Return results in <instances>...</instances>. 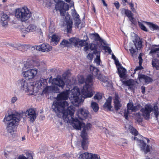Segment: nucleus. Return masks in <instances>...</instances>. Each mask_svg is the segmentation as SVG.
<instances>
[{"instance_id":"1","label":"nucleus","mask_w":159,"mask_h":159,"mask_svg":"<svg viewBox=\"0 0 159 159\" xmlns=\"http://www.w3.org/2000/svg\"><path fill=\"white\" fill-rule=\"evenodd\" d=\"M68 105V102L66 101L63 102H53L52 108L56 113H61L64 120L67 122L71 123L74 129L80 130L82 125L84 124L77 118H73L75 110L73 106L68 107L66 110V107Z\"/></svg>"},{"instance_id":"2","label":"nucleus","mask_w":159,"mask_h":159,"mask_svg":"<svg viewBox=\"0 0 159 159\" xmlns=\"http://www.w3.org/2000/svg\"><path fill=\"white\" fill-rule=\"evenodd\" d=\"M92 86V84H85L81 90V93L79 88L74 89L71 94L74 102L78 103H81L83 101V96L84 98L91 97L93 95Z\"/></svg>"},{"instance_id":"3","label":"nucleus","mask_w":159,"mask_h":159,"mask_svg":"<svg viewBox=\"0 0 159 159\" xmlns=\"http://www.w3.org/2000/svg\"><path fill=\"white\" fill-rule=\"evenodd\" d=\"M47 84L46 80L43 78L40 79L39 80L36 81L34 83H28L25 79H22L19 81V83L21 89H23L25 92L29 93L30 95L33 94L34 87L39 89L42 86L44 87Z\"/></svg>"},{"instance_id":"4","label":"nucleus","mask_w":159,"mask_h":159,"mask_svg":"<svg viewBox=\"0 0 159 159\" xmlns=\"http://www.w3.org/2000/svg\"><path fill=\"white\" fill-rule=\"evenodd\" d=\"M16 17L22 22L27 20L31 16V13L27 7H24L22 8H18L15 13Z\"/></svg>"},{"instance_id":"5","label":"nucleus","mask_w":159,"mask_h":159,"mask_svg":"<svg viewBox=\"0 0 159 159\" xmlns=\"http://www.w3.org/2000/svg\"><path fill=\"white\" fill-rule=\"evenodd\" d=\"M70 40L72 42L75 43V47L79 48L85 46L84 48V50L85 52H86L90 49L89 45L86 40H80L78 38L71 39Z\"/></svg>"},{"instance_id":"6","label":"nucleus","mask_w":159,"mask_h":159,"mask_svg":"<svg viewBox=\"0 0 159 159\" xmlns=\"http://www.w3.org/2000/svg\"><path fill=\"white\" fill-rule=\"evenodd\" d=\"M19 122L10 121L7 124L6 129L8 133H10L13 138H15L17 137L16 133V126L18 125Z\"/></svg>"},{"instance_id":"7","label":"nucleus","mask_w":159,"mask_h":159,"mask_svg":"<svg viewBox=\"0 0 159 159\" xmlns=\"http://www.w3.org/2000/svg\"><path fill=\"white\" fill-rule=\"evenodd\" d=\"M153 110V108L150 104H147L144 106V108H142L141 111L143 113V116L144 119L148 120L150 116V113Z\"/></svg>"},{"instance_id":"8","label":"nucleus","mask_w":159,"mask_h":159,"mask_svg":"<svg viewBox=\"0 0 159 159\" xmlns=\"http://www.w3.org/2000/svg\"><path fill=\"white\" fill-rule=\"evenodd\" d=\"M37 73V69L34 68L24 71L23 75L25 79L30 80L33 79L36 76Z\"/></svg>"},{"instance_id":"9","label":"nucleus","mask_w":159,"mask_h":159,"mask_svg":"<svg viewBox=\"0 0 159 159\" xmlns=\"http://www.w3.org/2000/svg\"><path fill=\"white\" fill-rule=\"evenodd\" d=\"M137 144L139 146L141 150L143 151L145 154H147L150 151V149H152V147L149 145H146V143L143 140H141L138 142Z\"/></svg>"},{"instance_id":"10","label":"nucleus","mask_w":159,"mask_h":159,"mask_svg":"<svg viewBox=\"0 0 159 159\" xmlns=\"http://www.w3.org/2000/svg\"><path fill=\"white\" fill-rule=\"evenodd\" d=\"M34 48L37 50L43 52H48L52 49V47L47 43H43L41 45L34 46Z\"/></svg>"},{"instance_id":"11","label":"nucleus","mask_w":159,"mask_h":159,"mask_svg":"<svg viewBox=\"0 0 159 159\" xmlns=\"http://www.w3.org/2000/svg\"><path fill=\"white\" fill-rule=\"evenodd\" d=\"M80 159H101L100 156L96 154L85 152L80 155Z\"/></svg>"},{"instance_id":"12","label":"nucleus","mask_w":159,"mask_h":159,"mask_svg":"<svg viewBox=\"0 0 159 159\" xmlns=\"http://www.w3.org/2000/svg\"><path fill=\"white\" fill-rule=\"evenodd\" d=\"M25 115L30 118L31 122H33L36 118L35 111L33 108L27 109L25 112Z\"/></svg>"},{"instance_id":"13","label":"nucleus","mask_w":159,"mask_h":159,"mask_svg":"<svg viewBox=\"0 0 159 159\" xmlns=\"http://www.w3.org/2000/svg\"><path fill=\"white\" fill-rule=\"evenodd\" d=\"M78 116L81 119L84 120L88 117L89 112L87 110L84 108H81L78 111Z\"/></svg>"},{"instance_id":"14","label":"nucleus","mask_w":159,"mask_h":159,"mask_svg":"<svg viewBox=\"0 0 159 159\" xmlns=\"http://www.w3.org/2000/svg\"><path fill=\"white\" fill-rule=\"evenodd\" d=\"M19 117L17 115L14 114L9 115L8 116H5L4 119V122L6 121H13L19 122L20 121Z\"/></svg>"},{"instance_id":"15","label":"nucleus","mask_w":159,"mask_h":159,"mask_svg":"<svg viewBox=\"0 0 159 159\" xmlns=\"http://www.w3.org/2000/svg\"><path fill=\"white\" fill-rule=\"evenodd\" d=\"M124 11L125 14L128 18L130 21L133 24L135 25L136 24V20L134 17V14L131 11L128 9H123L122 11Z\"/></svg>"},{"instance_id":"16","label":"nucleus","mask_w":159,"mask_h":159,"mask_svg":"<svg viewBox=\"0 0 159 159\" xmlns=\"http://www.w3.org/2000/svg\"><path fill=\"white\" fill-rule=\"evenodd\" d=\"M69 93L67 90L61 92L57 96V101L55 102H60L59 101L66 100L68 99Z\"/></svg>"},{"instance_id":"17","label":"nucleus","mask_w":159,"mask_h":159,"mask_svg":"<svg viewBox=\"0 0 159 159\" xmlns=\"http://www.w3.org/2000/svg\"><path fill=\"white\" fill-rule=\"evenodd\" d=\"M65 20L66 23L67 31L70 33L72 30L73 21L70 15L68 14L65 17Z\"/></svg>"},{"instance_id":"18","label":"nucleus","mask_w":159,"mask_h":159,"mask_svg":"<svg viewBox=\"0 0 159 159\" xmlns=\"http://www.w3.org/2000/svg\"><path fill=\"white\" fill-rule=\"evenodd\" d=\"M73 38L74 39L78 38L75 37L71 38L69 39L70 42L66 40L63 39L60 44V47L62 48H63L65 47L69 48L72 47V44H73L74 46L75 47V43L72 42L70 40L71 39Z\"/></svg>"},{"instance_id":"19","label":"nucleus","mask_w":159,"mask_h":159,"mask_svg":"<svg viewBox=\"0 0 159 159\" xmlns=\"http://www.w3.org/2000/svg\"><path fill=\"white\" fill-rule=\"evenodd\" d=\"M114 102L115 109L116 111L118 110L121 106V105L120 104V98L117 93H116L115 94Z\"/></svg>"},{"instance_id":"20","label":"nucleus","mask_w":159,"mask_h":159,"mask_svg":"<svg viewBox=\"0 0 159 159\" xmlns=\"http://www.w3.org/2000/svg\"><path fill=\"white\" fill-rule=\"evenodd\" d=\"M138 78L140 80L142 79L144 80L145 83L147 84L152 83L153 81L152 79L150 77L142 74L139 75Z\"/></svg>"},{"instance_id":"21","label":"nucleus","mask_w":159,"mask_h":159,"mask_svg":"<svg viewBox=\"0 0 159 159\" xmlns=\"http://www.w3.org/2000/svg\"><path fill=\"white\" fill-rule=\"evenodd\" d=\"M112 98L109 96L106 100V102L103 105V107L104 108L107 109L109 111L111 110V102Z\"/></svg>"},{"instance_id":"22","label":"nucleus","mask_w":159,"mask_h":159,"mask_svg":"<svg viewBox=\"0 0 159 159\" xmlns=\"http://www.w3.org/2000/svg\"><path fill=\"white\" fill-rule=\"evenodd\" d=\"M72 16L75 21V24L77 26L79 25L81 23V20L79 15L77 13L75 10H74L73 13L72 14Z\"/></svg>"},{"instance_id":"23","label":"nucleus","mask_w":159,"mask_h":159,"mask_svg":"<svg viewBox=\"0 0 159 159\" xmlns=\"http://www.w3.org/2000/svg\"><path fill=\"white\" fill-rule=\"evenodd\" d=\"M90 70V73L93 75L96 76L98 75L99 70L97 68L91 66Z\"/></svg>"},{"instance_id":"24","label":"nucleus","mask_w":159,"mask_h":159,"mask_svg":"<svg viewBox=\"0 0 159 159\" xmlns=\"http://www.w3.org/2000/svg\"><path fill=\"white\" fill-rule=\"evenodd\" d=\"M88 139H82L81 141V145L83 149L86 150L88 148Z\"/></svg>"},{"instance_id":"25","label":"nucleus","mask_w":159,"mask_h":159,"mask_svg":"<svg viewBox=\"0 0 159 159\" xmlns=\"http://www.w3.org/2000/svg\"><path fill=\"white\" fill-rule=\"evenodd\" d=\"M59 41V39L57 35L56 34H53L52 36L51 39V42L53 45L57 44Z\"/></svg>"},{"instance_id":"26","label":"nucleus","mask_w":159,"mask_h":159,"mask_svg":"<svg viewBox=\"0 0 159 159\" xmlns=\"http://www.w3.org/2000/svg\"><path fill=\"white\" fill-rule=\"evenodd\" d=\"M152 64L153 68L157 70L159 69V59H154L152 61Z\"/></svg>"},{"instance_id":"27","label":"nucleus","mask_w":159,"mask_h":159,"mask_svg":"<svg viewBox=\"0 0 159 159\" xmlns=\"http://www.w3.org/2000/svg\"><path fill=\"white\" fill-rule=\"evenodd\" d=\"M118 70L120 77L123 78L125 76L126 70L124 68L122 67H120L118 69Z\"/></svg>"},{"instance_id":"28","label":"nucleus","mask_w":159,"mask_h":159,"mask_svg":"<svg viewBox=\"0 0 159 159\" xmlns=\"http://www.w3.org/2000/svg\"><path fill=\"white\" fill-rule=\"evenodd\" d=\"M90 49L91 51L94 50L93 53L94 54L98 53V51L97 50V45L93 43L89 44Z\"/></svg>"},{"instance_id":"29","label":"nucleus","mask_w":159,"mask_h":159,"mask_svg":"<svg viewBox=\"0 0 159 159\" xmlns=\"http://www.w3.org/2000/svg\"><path fill=\"white\" fill-rule=\"evenodd\" d=\"M29 61L30 62L27 61L26 64H25V67H27V68H30L33 66H36V65H35V62L34 60H30ZM38 65H39V63H37L36 66H38Z\"/></svg>"},{"instance_id":"30","label":"nucleus","mask_w":159,"mask_h":159,"mask_svg":"<svg viewBox=\"0 0 159 159\" xmlns=\"http://www.w3.org/2000/svg\"><path fill=\"white\" fill-rule=\"evenodd\" d=\"M36 27L34 25L30 24L25 28V31L27 32H34L35 30Z\"/></svg>"},{"instance_id":"31","label":"nucleus","mask_w":159,"mask_h":159,"mask_svg":"<svg viewBox=\"0 0 159 159\" xmlns=\"http://www.w3.org/2000/svg\"><path fill=\"white\" fill-rule=\"evenodd\" d=\"M129 129L130 133L134 135L135 136L137 135L139 133L138 131L135 129L133 126H129Z\"/></svg>"},{"instance_id":"32","label":"nucleus","mask_w":159,"mask_h":159,"mask_svg":"<svg viewBox=\"0 0 159 159\" xmlns=\"http://www.w3.org/2000/svg\"><path fill=\"white\" fill-rule=\"evenodd\" d=\"M134 45L137 50L140 49L142 46V42L141 40H136L134 43Z\"/></svg>"},{"instance_id":"33","label":"nucleus","mask_w":159,"mask_h":159,"mask_svg":"<svg viewBox=\"0 0 159 159\" xmlns=\"http://www.w3.org/2000/svg\"><path fill=\"white\" fill-rule=\"evenodd\" d=\"M57 82L56 84L58 86L63 88L64 87L65 83L64 81L61 78L53 79Z\"/></svg>"},{"instance_id":"34","label":"nucleus","mask_w":159,"mask_h":159,"mask_svg":"<svg viewBox=\"0 0 159 159\" xmlns=\"http://www.w3.org/2000/svg\"><path fill=\"white\" fill-rule=\"evenodd\" d=\"M57 5H56V7L58 10L62 9L64 7V2L63 1H60L59 2H56Z\"/></svg>"},{"instance_id":"35","label":"nucleus","mask_w":159,"mask_h":159,"mask_svg":"<svg viewBox=\"0 0 159 159\" xmlns=\"http://www.w3.org/2000/svg\"><path fill=\"white\" fill-rule=\"evenodd\" d=\"M135 119L138 122L140 123L142 122V118L140 112L137 113L135 115Z\"/></svg>"},{"instance_id":"36","label":"nucleus","mask_w":159,"mask_h":159,"mask_svg":"<svg viewBox=\"0 0 159 159\" xmlns=\"http://www.w3.org/2000/svg\"><path fill=\"white\" fill-rule=\"evenodd\" d=\"M91 107L95 112L98 111L99 109L98 104L96 102H92L91 103Z\"/></svg>"},{"instance_id":"37","label":"nucleus","mask_w":159,"mask_h":159,"mask_svg":"<svg viewBox=\"0 0 159 159\" xmlns=\"http://www.w3.org/2000/svg\"><path fill=\"white\" fill-rule=\"evenodd\" d=\"M93 75H88L85 80V84H89L90 83L92 84L93 82Z\"/></svg>"},{"instance_id":"38","label":"nucleus","mask_w":159,"mask_h":159,"mask_svg":"<svg viewBox=\"0 0 159 159\" xmlns=\"http://www.w3.org/2000/svg\"><path fill=\"white\" fill-rule=\"evenodd\" d=\"M85 128H83V130L81 132V136L82 139H88Z\"/></svg>"},{"instance_id":"39","label":"nucleus","mask_w":159,"mask_h":159,"mask_svg":"<svg viewBox=\"0 0 159 159\" xmlns=\"http://www.w3.org/2000/svg\"><path fill=\"white\" fill-rule=\"evenodd\" d=\"M148 25L150 26V27L152 28L153 30H159V27L158 25L155 24H153L151 22H148Z\"/></svg>"},{"instance_id":"40","label":"nucleus","mask_w":159,"mask_h":159,"mask_svg":"<svg viewBox=\"0 0 159 159\" xmlns=\"http://www.w3.org/2000/svg\"><path fill=\"white\" fill-rule=\"evenodd\" d=\"M153 110L154 111V115L155 116V117L157 119L159 115V112L158 111V108L157 107L154 106V109L153 108Z\"/></svg>"},{"instance_id":"41","label":"nucleus","mask_w":159,"mask_h":159,"mask_svg":"<svg viewBox=\"0 0 159 159\" xmlns=\"http://www.w3.org/2000/svg\"><path fill=\"white\" fill-rule=\"evenodd\" d=\"M131 55L133 57L136 56L137 54V51L136 49L134 48L133 47L129 49Z\"/></svg>"},{"instance_id":"42","label":"nucleus","mask_w":159,"mask_h":159,"mask_svg":"<svg viewBox=\"0 0 159 159\" xmlns=\"http://www.w3.org/2000/svg\"><path fill=\"white\" fill-rule=\"evenodd\" d=\"M138 24L141 30L146 32L148 31L147 29L143 24L139 21H138Z\"/></svg>"},{"instance_id":"43","label":"nucleus","mask_w":159,"mask_h":159,"mask_svg":"<svg viewBox=\"0 0 159 159\" xmlns=\"http://www.w3.org/2000/svg\"><path fill=\"white\" fill-rule=\"evenodd\" d=\"M96 54H97V55L94 61L97 64L99 65L100 62L101 61L100 59V54L98 52V53H96Z\"/></svg>"},{"instance_id":"44","label":"nucleus","mask_w":159,"mask_h":159,"mask_svg":"<svg viewBox=\"0 0 159 159\" xmlns=\"http://www.w3.org/2000/svg\"><path fill=\"white\" fill-rule=\"evenodd\" d=\"M93 35L95 37V40L99 41L101 42L103 41V40L100 38L99 35L98 33H95L93 34Z\"/></svg>"},{"instance_id":"45","label":"nucleus","mask_w":159,"mask_h":159,"mask_svg":"<svg viewBox=\"0 0 159 159\" xmlns=\"http://www.w3.org/2000/svg\"><path fill=\"white\" fill-rule=\"evenodd\" d=\"M95 99L100 100L102 98V94L99 93H97L93 97Z\"/></svg>"},{"instance_id":"46","label":"nucleus","mask_w":159,"mask_h":159,"mask_svg":"<svg viewBox=\"0 0 159 159\" xmlns=\"http://www.w3.org/2000/svg\"><path fill=\"white\" fill-rule=\"evenodd\" d=\"M140 107L141 105L139 104H138L135 106H133L132 111L135 112L139 110L140 109Z\"/></svg>"},{"instance_id":"47","label":"nucleus","mask_w":159,"mask_h":159,"mask_svg":"<svg viewBox=\"0 0 159 159\" xmlns=\"http://www.w3.org/2000/svg\"><path fill=\"white\" fill-rule=\"evenodd\" d=\"M97 76L98 77V80L104 83L107 82V81L103 78V76L102 75L100 74L99 75H98Z\"/></svg>"},{"instance_id":"48","label":"nucleus","mask_w":159,"mask_h":159,"mask_svg":"<svg viewBox=\"0 0 159 159\" xmlns=\"http://www.w3.org/2000/svg\"><path fill=\"white\" fill-rule=\"evenodd\" d=\"M134 105L132 103L129 102L127 104V110L129 111V110H131L133 108Z\"/></svg>"},{"instance_id":"49","label":"nucleus","mask_w":159,"mask_h":159,"mask_svg":"<svg viewBox=\"0 0 159 159\" xmlns=\"http://www.w3.org/2000/svg\"><path fill=\"white\" fill-rule=\"evenodd\" d=\"M130 113L129 111L127 110H125L124 112V116L126 120H128V116Z\"/></svg>"},{"instance_id":"50","label":"nucleus","mask_w":159,"mask_h":159,"mask_svg":"<svg viewBox=\"0 0 159 159\" xmlns=\"http://www.w3.org/2000/svg\"><path fill=\"white\" fill-rule=\"evenodd\" d=\"M128 4L129 5L130 9L133 12H135L136 10L134 7V4L131 2H129Z\"/></svg>"},{"instance_id":"51","label":"nucleus","mask_w":159,"mask_h":159,"mask_svg":"<svg viewBox=\"0 0 159 159\" xmlns=\"http://www.w3.org/2000/svg\"><path fill=\"white\" fill-rule=\"evenodd\" d=\"M9 18L8 16L5 14H3L1 17V20L3 21L5 20H8Z\"/></svg>"},{"instance_id":"52","label":"nucleus","mask_w":159,"mask_h":159,"mask_svg":"<svg viewBox=\"0 0 159 159\" xmlns=\"http://www.w3.org/2000/svg\"><path fill=\"white\" fill-rule=\"evenodd\" d=\"M82 123L84 124L82 125L81 128L83 127V128H86L85 129H86V130H87L89 129L91 127L92 125L90 123L88 124L86 126H85V124L83 122Z\"/></svg>"},{"instance_id":"53","label":"nucleus","mask_w":159,"mask_h":159,"mask_svg":"<svg viewBox=\"0 0 159 159\" xmlns=\"http://www.w3.org/2000/svg\"><path fill=\"white\" fill-rule=\"evenodd\" d=\"M62 9L64 10L65 11H66L69 10V6L68 4L64 2V7H63V8H62Z\"/></svg>"},{"instance_id":"54","label":"nucleus","mask_w":159,"mask_h":159,"mask_svg":"<svg viewBox=\"0 0 159 159\" xmlns=\"http://www.w3.org/2000/svg\"><path fill=\"white\" fill-rule=\"evenodd\" d=\"M142 55H141V53H140L138 57L139 60V65L140 66L141 65H142V63L143 62V59L142 58Z\"/></svg>"},{"instance_id":"55","label":"nucleus","mask_w":159,"mask_h":159,"mask_svg":"<svg viewBox=\"0 0 159 159\" xmlns=\"http://www.w3.org/2000/svg\"><path fill=\"white\" fill-rule=\"evenodd\" d=\"M142 55H141V53H140L138 57L139 60V65L140 66L141 65H142V63L143 62V59L142 58Z\"/></svg>"},{"instance_id":"56","label":"nucleus","mask_w":159,"mask_h":159,"mask_svg":"<svg viewBox=\"0 0 159 159\" xmlns=\"http://www.w3.org/2000/svg\"><path fill=\"white\" fill-rule=\"evenodd\" d=\"M80 83L81 84H83L85 83V80L84 78L82 76H80V78H79L78 79Z\"/></svg>"},{"instance_id":"57","label":"nucleus","mask_w":159,"mask_h":159,"mask_svg":"<svg viewBox=\"0 0 159 159\" xmlns=\"http://www.w3.org/2000/svg\"><path fill=\"white\" fill-rule=\"evenodd\" d=\"M104 49L105 50L106 52H108L109 54H111L112 52L110 47L108 46L104 47Z\"/></svg>"},{"instance_id":"58","label":"nucleus","mask_w":159,"mask_h":159,"mask_svg":"<svg viewBox=\"0 0 159 159\" xmlns=\"http://www.w3.org/2000/svg\"><path fill=\"white\" fill-rule=\"evenodd\" d=\"M158 51H159V47L155 49H152L150 51V53L153 54L156 53V52Z\"/></svg>"},{"instance_id":"59","label":"nucleus","mask_w":159,"mask_h":159,"mask_svg":"<svg viewBox=\"0 0 159 159\" xmlns=\"http://www.w3.org/2000/svg\"><path fill=\"white\" fill-rule=\"evenodd\" d=\"M52 90L56 93H58L59 92V89L57 87H52Z\"/></svg>"},{"instance_id":"60","label":"nucleus","mask_w":159,"mask_h":159,"mask_svg":"<svg viewBox=\"0 0 159 159\" xmlns=\"http://www.w3.org/2000/svg\"><path fill=\"white\" fill-rule=\"evenodd\" d=\"M8 20H5L3 21L1 20V23L2 24V25L3 26H6L8 25Z\"/></svg>"},{"instance_id":"61","label":"nucleus","mask_w":159,"mask_h":159,"mask_svg":"<svg viewBox=\"0 0 159 159\" xmlns=\"http://www.w3.org/2000/svg\"><path fill=\"white\" fill-rule=\"evenodd\" d=\"M93 53H89L87 56V57L88 59H89L90 60H92L93 57Z\"/></svg>"},{"instance_id":"62","label":"nucleus","mask_w":159,"mask_h":159,"mask_svg":"<svg viewBox=\"0 0 159 159\" xmlns=\"http://www.w3.org/2000/svg\"><path fill=\"white\" fill-rule=\"evenodd\" d=\"M26 156L27 157L28 159H32L33 158V156L32 154L31 153L29 152H27L26 153Z\"/></svg>"},{"instance_id":"63","label":"nucleus","mask_w":159,"mask_h":159,"mask_svg":"<svg viewBox=\"0 0 159 159\" xmlns=\"http://www.w3.org/2000/svg\"><path fill=\"white\" fill-rule=\"evenodd\" d=\"M49 88V87L48 86H47L43 89V92L44 93H48V90Z\"/></svg>"},{"instance_id":"64","label":"nucleus","mask_w":159,"mask_h":159,"mask_svg":"<svg viewBox=\"0 0 159 159\" xmlns=\"http://www.w3.org/2000/svg\"><path fill=\"white\" fill-rule=\"evenodd\" d=\"M17 98L16 97H14L12 98L11 102L12 103H14L17 100Z\"/></svg>"}]
</instances>
